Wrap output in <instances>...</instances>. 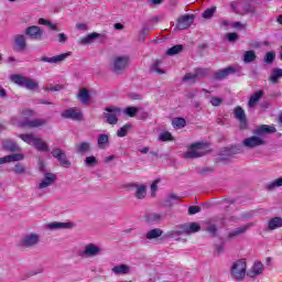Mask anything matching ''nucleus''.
Returning <instances> with one entry per match:
<instances>
[{
    "instance_id": "obj_1",
    "label": "nucleus",
    "mask_w": 282,
    "mask_h": 282,
    "mask_svg": "<svg viewBox=\"0 0 282 282\" xmlns=\"http://www.w3.org/2000/svg\"><path fill=\"white\" fill-rule=\"evenodd\" d=\"M130 63L131 57L129 55H115L110 59V72H113V74H124Z\"/></svg>"
},
{
    "instance_id": "obj_2",
    "label": "nucleus",
    "mask_w": 282,
    "mask_h": 282,
    "mask_svg": "<svg viewBox=\"0 0 282 282\" xmlns=\"http://www.w3.org/2000/svg\"><path fill=\"white\" fill-rule=\"evenodd\" d=\"M11 83H14V85H18L19 87H25L29 91H36L39 89V82L25 77L23 75L13 74L10 75Z\"/></svg>"
},
{
    "instance_id": "obj_3",
    "label": "nucleus",
    "mask_w": 282,
    "mask_h": 282,
    "mask_svg": "<svg viewBox=\"0 0 282 282\" xmlns=\"http://www.w3.org/2000/svg\"><path fill=\"white\" fill-rule=\"evenodd\" d=\"M248 264L246 260H237L232 263L230 272L232 279L236 281H243L246 279V274H248Z\"/></svg>"
},
{
    "instance_id": "obj_4",
    "label": "nucleus",
    "mask_w": 282,
    "mask_h": 282,
    "mask_svg": "<svg viewBox=\"0 0 282 282\" xmlns=\"http://www.w3.org/2000/svg\"><path fill=\"white\" fill-rule=\"evenodd\" d=\"M208 152L206 143L198 142L189 147V150L184 154L186 160H195V158H203Z\"/></svg>"
},
{
    "instance_id": "obj_5",
    "label": "nucleus",
    "mask_w": 282,
    "mask_h": 282,
    "mask_svg": "<svg viewBox=\"0 0 282 282\" xmlns=\"http://www.w3.org/2000/svg\"><path fill=\"white\" fill-rule=\"evenodd\" d=\"M122 110L117 106H109L105 108L104 118L106 119L107 124H116L118 118H120Z\"/></svg>"
},
{
    "instance_id": "obj_6",
    "label": "nucleus",
    "mask_w": 282,
    "mask_h": 282,
    "mask_svg": "<svg viewBox=\"0 0 282 282\" xmlns=\"http://www.w3.org/2000/svg\"><path fill=\"white\" fill-rule=\"evenodd\" d=\"M61 116L65 120H74L75 122H83V119H84L83 110H80V108L78 107H72V108L65 109L61 113Z\"/></svg>"
},
{
    "instance_id": "obj_7",
    "label": "nucleus",
    "mask_w": 282,
    "mask_h": 282,
    "mask_svg": "<svg viewBox=\"0 0 282 282\" xmlns=\"http://www.w3.org/2000/svg\"><path fill=\"white\" fill-rule=\"evenodd\" d=\"M40 242H41V235L36 232H31L29 235H25L21 239L20 246H22V248H34L39 246Z\"/></svg>"
},
{
    "instance_id": "obj_8",
    "label": "nucleus",
    "mask_w": 282,
    "mask_h": 282,
    "mask_svg": "<svg viewBox=\"0 0 282 282\" xmlns=\"http://www.w3.org/2000/svg\"><path fill=\"white\" fill-rule=\"evenodd\" d=\"M102 254V248L96 243H87L82 251V257H86V259H94L95 257H99Z\"/></svg>"
},
{
    "instance_id": "obj_9",
    "label": "nucleus",
    "mask_w": 282,
    "mask_h": 282,
    "mask_svg": "<svg viewBox=\"0 0 282 282\" xmlns=\"http://www.w3.org/2000/svg\"><path fill=\"white\" fill-rule=\"evenodd\" d=\"M127 191H133V195L137 199H144L147 197V185L138 183H128L126 185Z\"/></svg>"
},
{
    "instance_id": "obj_10",
    "label": "nucleus",
    "mask_w": 282,
    "mask_h": 282,
    "mask_svg": "<svg viewBox=\"0 0 282 282\" xmlns=\"http://www.w3.org/2000/svg\"><path fill=\"white\" fill-rule=\"evenodd\" d=\"M72 56V52L62 53L52 57L42 56L40 57L41 63H50L51 65H61L64 61H67Z\"/></svg>"
},
{
    "instance_id": "obj_11",
    "label": "nucleus",
    "mask_w": 282,
    "mask_h": 282,
    "mask_svg": "<svg viewBox=\"0 0 282 282\" xmlns=\"http://www.w3.org/2000/svg\"><path fill=\"white\" fill-rule=\"evenodd\" d=\"M56 182V174L54 173H44L43 177L36 185L39 191H45V188H50Z\"/></svg>"
},
{
    "instance_id": "obj_12",
    "label": "nucleus",
    "mask_w": 282,
    "mask_h": 282,
    "mask_svg": "<svg viewBox=\"0 0 282 282\" xmlns=\"http://www.w3.org/2000/svg\"><path fill=\"white\" fill-rule=\"evenodd\" d=\"M192 23H195V15L186 13L178 18L176 28L177 30H188Z\"/></svg>"
},
{
    "instance_id": "obj_13",
    "label": "nucleus",
    "mask_w": 282,
    "mask_h": 282,
    "mask_svg": "<svg viewBox=\"0 0 282 282\" xmlns=\"http://www.w3.org/2000/svg\"><path fill=\"white\" fill-rule=\"evenodd\" d=\"M242 144L243 147H247V149H254L256 147H263V144H265V140L257 134L245 139Z\"/></svg>"
},
{
    "instance_id": "obj_14",
    "label": "nucleus",
    "mask_w": 282,
    "mask_h": 282,
    "mask_svg": "<svg viewBox=\"0 0 282 282\" xmlns=\"http://www.w3.org/2000/svg\"><path fill=\"white\" fill-rule=\"evenodd\" d=\"M51 153L53 158H55V160L59 161V164H62L64 169H69V166H72V162H69V160L67 159V155H65V152H63V150L55 148L52 150Z\"/></svg>"
},
{
    "instance_id": "obj_15",
    "label": "nucleus",
    "mask_w": 282,
    "mask_h": 282,
    "mask_svg": "<svg viewBox=\"0 0 282 282\" xmlns=\"http://www.w3.org/2000/svg\"><path fill=\"white\" fill-rule=\"evenodd\" d=\"M24 34H26L29 39H32V41H41V39H43V31L36 25L26 28Z\"/></svg>"
},
{
    "instance_id": "obj_16",
    "label": "nucleus",
    "mask_w": 282,
    "mask_h": 282,
    "mask_svg": "<svg viewBox=\"0 0 282 282\" xmlns=\"http://www.w3.org/2000/svg\"><path fill=\"white\" fill-rule=\"evenodd\" d=\"M265 270V267H263V263L256 261L252 267L247 271V276L250 279H257V276H261L263 274V271Z\"/></svg>"
},
{
    "instance_id": "obj_17",
    "label": "nucleus",
    "mask_w": 282,
    "mask_h": 282,
    "mask_svg": "<svg viewBox=\"0 0 282 282\" xmlns=\"http://www.w3.org/2000/svg\"><path fill=\"white\" fill-rule=\"evenodd\" d=\"M254 226V223H248L243 226L237 227L234 230H231L228 234V239H235V237H241V235H246V232H248V230H250V228H252Z\"/></svg>"
},
{
    "instance_id": "obj_18",
    "label": "nucleus",
    "mask_w": 282,
    "mask_h": 282,
    "mask_svg": "<svg viewBox=\"0 0 282 282\" xmlns=\"http://www.w3.org/2000/svg\"><path fill=\"white\" fill-rule=\"evenodd\" d=\"M234 116L236 120L240 122V129H247L248 127V119L246 118V111L241 106H238L234 109Z\"/></svg>"
},
{
    "instance_id": "obj_19",
    "label": "nucleus",
    "mask_w": 282,
    "mask_h": 282,
    "mask_svg": "<svg viewBox=\"0 0 282 282\" xmlns=\"http://www.w3.org/2000/svg\"><path fill=\"white\" fill-rule=\"evenodd\" d=\"M47 124L45 119H26L25 121L20 122V127H25L26 129H36Z\"/></svg>"
},
{
    "instance_id": "obj_20",
    "label": "nucleus",
    "mask_w": 282,
    "mask_h": 282,
    "mask_svg": "<svg viewBox=\"0 0 282 282\" xmlns=\"http://www.w3.org/2000/svg\"><path fill=\"white\" fill-rule=\"evenodd\" d=\"M180 228L183 230L184 235H194L195 232H199V230H202V226L198 223L181 225Z\"/></svg>"
},
{
    "instance_id": "obj_21",
    "label": "nucleus",
    "mask_w": 282,
    "mask_h": 282,
    "mask_svg": "<svg viewBox=\"0 0 282 282\" xmlns=\"http://www.w3.org/2000/svg\"><path fill=\"white\" fill-rule=\"evenodd\" d=\"M254 133H256V135H259L261 138L265 134L276 133V128L274 126L262 124V126L256 128Z\"/></svg>"
},
{
    "instance_id": "obj_22",
    "label": "nucleus",
    "mask_w": 282,
    "mask_h": 282,
    "mask_svg": "<svg viewBox=\"0 0 282 282\" xmlns=\"http://www.w3.org/2000/svg\"><path fill=\"white\" fill-rule=\"evenodd\" d=\"M111 272L117 276H124V274H131V268L128 264H117L111 269Z\"/></svg>"
},
{
    "instance_id": "obj_23",
    "label": "nucleus",
    "mask_w": 282,
    "mask_h": 282,
    "mask_svg": "<svg viewBox=\"0 0 282 282\" xmlns=\"http://www.w3.org/2000/svg\"><path fill=\"white\" fill-rule=\"evenodd\" d=\"M262 98H263V90H258L253 95H251L248 101L249 109H254L257 105H259V100H261Z\"/></svg>"
},
{
    "instance_id": "obj_24",
    "label": "nucleus",
    "mask_w": 282,
    "mask_h": 282,
    "mask_svg": "<svg viewBox=\"0 0 282 282\" xmlns=\"http://www.w3.org/2000/svg\"><path fill=\"white\" fill-rule=\"evenodd\" d=\"M235 72H236L235 67L229 66L227 68L216 72L215 78H217L218 80H224V78H228V76H230V74H235Z\"/></svg>"
},
{
    "instance_id": "obj_25",
    "label": "nucleus",
    "mask_w": 282,
    "mask_h": 282,
    "mask_svg": "<svg viewBox=\"0 0 282 282\" xmlns=\"http://www.w3.org/2000/svg\"><path fill=\"white\" fill-rule=\"evenodd\" d=\"M48 230H65L67 228H72V223H50L47 225Z\"/></svg>"
},
{
    "instance_id": "obj_26",
    "label": "nucleus",
    "mask_w": 282,
    "mask_h": 282,
    "mask_svg": "<svg viewBox=\"0 0 282 282\" xmlns=\"http://www.w3.org/2000/svg\"><path fill=\"white\" fill-rule=\"evenodd\" d=\"M2 149H4V151H11V152L21 151L17 142L11 140L2 141Z\"/></svg>"
},
{
    "instance_id": "obj_27",
    "label": "nucleus",
    "mask_w": 282,
    "mask_h": 282,
    "mask_svg": "<svg viewBox=\"0 0 282 282\" xmlns=\"http://www.w3.org/2000/svg\"><path fill=\"white\" fill-rule=\"evenodd\" d=\"M14 42H15L18 50H20V52H23V50H25L28 47V42H26L25 35H21V34L15 35Z\"/></svg>"
},
{
    "instance_id": "obj_28",
    "label": "nucleus",
    "mask_w": 282,
    "mask_h": 282,
    "mask_svg": "<svg viewBox=\"0 0 282 282\" xmlns=\"http://www.w3.org/2000/svg\"><path fill=\"white\" fill-rule=\"evenodd\" d=\"M33 147L37 151H42L44 153H48V151H50V145H47V142H45L44 140L40 139L39 137H37V139H35V143L33 144Z\"/></svg>"
},
{
    "instance_id": "obj_29",
    "label": "nucleus",
    "mask_w": 282,
    "mask_h": 282,
    "mask_svg": "<svg viewBox=\"0 0 282 282\" xmlns=\"http://www.w3.org/2000/svg\"><path fill=\"white\" fill-rule=\"evenodd\" d=\"M23 160V154H10L4 158H0V164H6L8 162H21Z\"/></svg>"
},
{
    "instance_id": "obj_30",
    "label": "nucleus",
    "mask_w": 282,
    "mask_h": 282,
    "mask_svg": "<svg viewBox=\"0 0 282 282\" xmlns=\"http://www.w3.org/2000/svg\"><path fill=\"white\" fill-rule=\"evenodd\" d=\"M162 235H164V230H162L160 228H154L147 232L145 238L151 241L153 239H160V237H162Z\"/></svg>"
},
{
    "instance_id": "obj_31",
    "label": "nucleus",
    "mask_w": 282,
    "mask_h": 282,
    "mask_svg": "<svg viewBox=\"0 0 282 282\" xmlns=\"http://www.w3.org/2000/svg\"><path fill=\"white\" fill-rule=\"evenodd\" d=\"M279 228H282V218L281 217H273L268 221L269 230H276Z\"/></svg>"
},
{
    "instance_id": "obj_32",
    "label": "nucleus",
    "mask_w": 282,
    "mask_h": 282,
    "mask_svg": "<svg viewBox=\"0 0 282 282\" xmlns=\"http://www.w3.org/2000/svg\"><path fill=\"white\" fill-rule=\"evenodd\" d=\"M97 145L99 149L105 150L109 147V135L108 134H99L97 138Z\"/></svg>"
},
{
    "instance_id": "obj_33",
    "label": "nucleus",
    "mask_w": 282,
    "mask_h": 282,
    "mask_svg": "<svg viewBox=\"0 0 282 282\" xmlns=\"http://www.w3.org/2000/svg\"><path fill=\"white\" fill-rule=\"evenodd\" d=\"M77 98L82 105H87L91 97L89 96V90H87L86 88H83L77 94Z\"/></svg>"
},
{
    "instance_id": "obj_34",
    "label": "nucleus",
    "mask_w": 282,
    "mask_h": 282,
    "mask_svg": "<svg viewBox=\"0 0 282 282\" xmlns=\"http://www.w3.org/2000/svg\"><path fill=\"white\" fill-rule=\"evenodd\" d=\"M91 151V143L89 142H82L76 145V153L80 155H85V153H89Z\"/></svg>"
},
{
    "instance_id": "obj_35",
    "label": "nucleus",
    "mask_w": 282,
    "mask_h": 282,
    "mask_svg": "<svg viewBox=\"0 0 282 282\" xmlns=\"http://www.w3.org/2000/svg\"><path fill=\"white\" fill-rule=\"evenodd\" d=\"M18 137L20 138V140L25 142L26 144H30L31 147H34L36 139H37V137H35L32 133L19 134Z\"/></svg>"
},
{
    "instance_id": "obj_36",
    "label": "nucleus",
    "mask_w": 282,
    "mask_h": 282,
    "mask_svg": "<svg viewBox=\"0 0 282 282\" xmlns=\"http://www.w3.org/2000/svg\"><path fill=\"white\" fill-rule=\"evenodd\" d=\"M100 36V34L98 33H90L88 35H86L85 37H83L79 43L80 45H89V43H94V41H96V39H98Z\"/></svg>"
},
{
    "instance_id": "obj_37",
    "label": "nucleus",
    "mask_w": 282,
    "mask_h": 282,
    "mask_svg": "<svg viewBox=\"0 0 282 282\" xmlns=\"http://www.w3.org/2000/svg\"><path fill=\"white\" fill-rule=\"evenodd\" d=\"M279 78H282V68H274L269 80L272 85H276V83H279Z\"/></svg>"
},
{
    "instance_id": "obj_38",
    "label": "nucleus",
    "mask_w": 282,
    "mask_h": 282,
    "mask_svg": "<svg viewBox=\"0 0 282 282\" xmlns=\"http://www.w3.org/2000/svg\"><path fill=\"white\" fill-rule=\"evenodd\" d=\"M282 187V176L267 184V191H276Z\"/></svg>"
},
{
    "instance_id": "obj_39",
    "label": "nucleus",
    "mask_w": 282,
    "mask_h": 282,
    "mask_svg": "<svg viewBox=\"0 0 282 282\" xmlns=\"http://www.w3.org/2000/svg\"><path fill=\"white\" fill-rule=\"evenodd\" d=\"M204 224L207 226L205 230L215 237V235H217V225L213 224L210 219L205 220Z\"/></svg>"
},
{
    "instance_id": "obj_40",
    "label": "nucleus",
    "mask_w": 282,
    "mask_h": 282,
    "mask_svg": "<svg viewBox=\"0 0 282 282\" xmlns=\"http://www.w3.org/2000/svg\"><path fill=\"white\" fill-rule=\"evenodd\" d=\"M182 235H184V229L180 228V230L173 229L167 231L165 237L170 239H178L180 237H182Z\"/></svg>"
},
{
    "instance_id": "obj_41",
    "label": "nucleus",
    "mask_w": 282,
    "mask_h": 282,
    "mask_svg": "<svg viewBox=\"0 0 282 282\" xmlns=\"http://www.w3.org/2000/svg\"><path fill=\"white\" fill-rule=\"evenodd\" d=\"M172 127H174V129H184V127H186V119H184V118H174L172 120Z\"/></svg>"
},
{
    "instance_id": "obj_42",
    "label": "nucleus",
    "mask_w": 282,
    "mask_h": 282,
    "mask_svg": "<svg viewBox=\"0 0 282 282\" xmlns=\"http://www.w3.org/2000/svg\"><path fill=\"white\" fill-rule=\"evenodd\" d=\"M199 76H202V70H198L196 74L187 73L184 76L183 80H185L186 83H195V80H197Z\"/></svg>"
},
{
    "instance_id": "obj_43",
    "label": "nucleus",
    "mask_w": 282,
    "mask_h": 282,
    "mask_svg": "<svg viewBox=\"0 0 282 282\" xmlns=\"http://www.w3.org/2000/svg\"><path fill=\"white\" fill-rule=\"evenodd\" d=\"M257 59V54L254 51H247L243 55V63H252Z\"/></svg>"
},
{
    "instance_id": "obj_44",
    "label": "nucleus",
    "mask_w": 282,
    "mask_h": 282,
    "mask_svg": "<svg viewBox=\"0 0 282 282\" xmlns=\"http://www.w3.org/2000/svg\"><path fill=\"white\" fill-rule=\"evenodd\" d=\"M130 129H131V124H129V123L119 128L117 131L118 138H126V135H127V133H129Z\"/></svg>"
},
{
    "instance_id": "obj_45",
    "label": "nucleus",
    "mask_w": 282,
    "mask_h": 282,
    "mask_svg": "<svg viewBox=\"0 0 282 282\" xmlns=\"http://www.w3.org/2000/svg\"><path fill=\"white\" fill-rule=\"evenodd\" d=\"M184 50V46L182 45H174L171 48L166 51L167 56H175V54H180Z\"/></svg>"
},
{
    "instance_id": "obj_46",
    "label": "nucleus",
    "mask_w": 282,
    "mask_h": 282,
    "mask_svg": "<svg viewBox=\"0 0 282 282\" xmlns=\"http://www.w3.org/2000/svg\"><path fill=\"white\" fill-rule=\"evenodd\" d=\"M159 140L161 142H169V141L173 140V134H171V132H169V131L161 132L159 135Z\"/></svg>"
},
{
    "instance_id": "obj_47",
    "label": "nucleus",
    "mask_w": 282,
    "mask_h": 282,
    "mask_svg": "<svg viewBox=\"0 0 282 282\" xmlns=\"http://www.w3.org/2000/svg\"><path fill=\"white\" fill-rule=\"evenodd\" d=\"M140 111V108L135 107H128L124 109L126 116H129L130 118H135V115Z\"/></svg>"
},
{
    "instance_id": "obj_48",
    "label": "nucleus",
    "mask_w": 282,
    "mask_h": 282,
    "mask_svg": "<svg viewBox=\"0 0 282 282\" xmlns=\"http://www.w3.org/2000/svg\"><path fill=\"white\" fill-rule=\"evenodd\" d=\"M217 12V7H212L203 12V19H212L213 14Z\"/></svg>"
},
{
    "instance_id": "obj_49",
    "label": "nucleus",
    "mask_w": 282,
    "mask_h": 282,
    "mask_svg": "<svg viewBox=\"0 0 282 282\" xmlns=\"http://www.w3.org/2000/svg\"><path fill=\"white\" fill-rule=\"evenodd\" d=\"M12 172L15 173V175H23V173H25V166H23L21 163H18L15 164Z\"/></svg>"
},
{
    "instance_id": "obj_50",
    "label": "nucleus",
    "mask_w": 282,
    "mask_h": 282,
    "mask_svg": "<svg viewBox=\"0 0 282 282\" xmlns=\"http://www.w3.org/2000/svg\"><path fill=\"white\" fill-rule=\"evenodd\" d=\"M40 25H47L51 30H56V24L52 23L51 21H47L43 18L39 20Z\"/></svg>"
},
{
    "instance_id": "obj_51",
    "label": "nucleus",
    "mask_w": 282,
    "mask_h": 282,
    "mask_svg": "<svg viewBox=\"0 0 282 282\" xmlns=\"http://www.w3.org/2000/svg\"><path fill=\"white\" fill-rule=\"evenodd\" d=\"M209 102L213 107H219L221 102H224V99L219 97H210Z\"/></svg>"
},
{
    "instance_id": "obj_52",
    "label": "nucleus",
    "mask_w": 282,
    "mask_h": 282,
    "mask_svg": "<svg viewBox=\"0 0 282 282\" xmlns=\"http://www.w3.org/2000/svg\"><path fill=\"white\" fill-rule=\"evenodd\" d=\"M274 58H276V54L274 52H268L264 56V62L273 63Z\"/></svg>"
},
{
    "instance_id": "obj_53",
    "label": "nucleus",
    "mask_w": 282,
    "mask_h": 282,
    "mask_svg": "<svg viewBox=\"0 0 282 282\" xmlns=\"http://www.w3.org/2000/svg\"><path fill=\"white\" fill-rule=\"evenodd\" d=\"M152 72H156V74H165V72L162 69L160 62H155L152 65Z\"/></svg>"
},
{
    "instance_id": "obj_54",
    "label": "nucleus",
    "mask_w": 282,
    "mask_h": 282,
    "mask_svg": "<svg viewBox=\"0 0 282 282\" xmlns=\"http://www.w3.org/2000/svg\"><path fill=\"white\" fill-rule=\"evenodd\" d=\"M202 208L199 206H191L188 208V214L189 215H197V213H200Z\"/></svg>"
},
{
    "instance_id": "obj_55",
    "label": "nucleus",
    "mask_w": 282,
    "mask_h": 282,
    "mask_svg": "<svg viewBox=\"0 0 282 282\" xmlns=\"http://www.w3.org/2000/svg\"><path fill=\"white\" fill-rule=\"evenodd\" d=\"M22 116H24V118H32V116H35V113L34 110L25 109L22 111Z\"/></svg>"
},
{
    "instance_id": "obj_56",
    "label": "nucleus",
    "mask_w": 282,
    "mask_h": 282,
    "mask_svg": "<svg viewBox=\"0 0 282 282\" xmlns=\"http://www.w3.org/2000/svg\"><path fill=\"white\" fill-rule=\"evenodd\" d=\"M227 39H228V41H230V43H235V41H237V39H239V35H237V33H228Z\"/></svg>"
},
{
    "instance_id": "obj_57",
    "label": "nucleus",
    "mask_w": 282,
    "mask_h": 282,
    "mask_svg": "<svg viewBox=\"0 0 282 282\" xmlns=\"http://www.w3.org/2000/svg\"><path fill=\"white\" fill-rule=\"evenodd\" d=\"M98 161L96 160V156H88L86 158V164L88 166H91L93 164H96Z\"/></svg>"
},
{
    "instance_id": "obj_58",
    "label": "nucleus",
    "mask_w": 282,
    "mask_h": 282,
    "mask_svg": "<svg viewBox=\"0 0 282 282\" xmlns=\"http://www.w3.org/2000/svg\"><path fill=\"white\" fill-rule=\"evenodd\" d=\"M58 43H67V35L65 33L58 34Z\"/></svg>"
},
{
    "instance_id": "obj_59",
    "label": "nucleus",
    "mask_w": 282,
    "mask_h": 282,
    "mask_svg": "<svg viewBox=\"0 0 282 282\" xmlns=\"http://www.w3.org/2000/svg\"><path fill=\"white\" fill-rule=\"evenodd\" d=\"M245 12H246L247 14H254V7H252V6H250V4L246 6V7H245Z\"/></svg>"
},
{
    "instance_id": "obj_60",
    "label": "nucleus",
    "mask_w": 282,
    "mask_h": 282,
    "mask_svg": "<svg viewBox=\"0 0 282 282\" xmlns=\"http://www.w3.org/2000/svg\"><path fill=\"white\" fill-rule=\"evenodd\" d=\"M158 184H160V178H156V180L152 183V185H151V191H152L153 193H155V191H158Z\"/></svg>"
},
{
    "instance_id": "obj_61",
    "label": "nucleus",
    "mask_w": 282,
    "mask_h": 282,
    "mask_svg": "<svg viewBox=\"0 0 282 282\" xmlns=\"http://www.w3.org/2000/svg\"><path fill=\"white\" fill-rule=\"evenodd\" d=\"M8 91L0 86V98H7Z\"/></svg>"
},
{
    "instance_id": "obj_62",
    "label": "nucleus",
    "mask_w": 282,
    "mask_h": 282,
    "mask_svg": "<svg viewBox=\"0 0 282 282\" xmlns=\"http://www.w3.org/2000/svg\"><path fill=\"white\" fill-rule=\"evenodd\" d=\"M237 6H239V3H237V1L230 2V8H231L232 12H237Z\"/></svg>"
},
{
    "instance_id": "obj_63",
    "label": "nucleus",
    "mask_w": 282,
    "mask_h": 282,
    "mask_svg": "<svg viewBox=\"0 0 282 282\" xmlns=\"http://www.w3.org/2000/svg\"><path fill=\"white\" fill-rule=\"evenodd\" d=\"M76 28H77V30H87V24H85V23H77Z\"/></svg>"
},
{
    "instance_id": "obj_64",
    "label": "nucleus",
    "mask_w": 282,
    "mask_h": 282,
    "mask_svg": "<svg viewBox=\"0 0 282 282\" xmlns=\"http://www.w3.org/2000/svg\"><path fill=\"white\" fill-rule=\"evenodd\" d=\"M150 217H151V221H160V215L158 214H152Z\"/></svg>"
}]
</instances>
